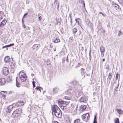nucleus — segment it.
Here are the masks:
<instances>
[{
  "mask_svg": "<svg viewBox=\"0 0 123 123\" xmlns=\"http://www.w3.org/2000/svg\"><path fill=\"white\" fill-rule=\"evenodd\" d=\"M112 77V73H110L108 75V78L110 80L109 82H110L111 79Z\"/></svg>",
  "mask_w": 123,
  "mask_h": 123,
  "instance_id": "32",
  "label": "nucleus"
},
{
  "mask_svg": "<svg viewBox=\"0 0 123 123\" xmlns=\"http://www.w3.org/2000/svg\"><path fill=\"white\" fill-rule=\"evenodd\" d=\"M86 24L88 26H89V25H90V23L89 20H87L86 22Z\"/></svg>",
  "mask_w": 123,
  "mask_h": 123,
  "instance_id": "41",
  "label": "nucleus"
},
{
  "mask_svg": "<svg viewBox=\"0 0 123 123\" xmlns=\"http://www.w3.org/2000/svg\"><path fill=\"white\" fill-rule=\"evenodd\" d=\"M52 111L53 112H52V114L60 110L59 107L56 105H54L52 106Z\"/></svg>",
  "mask_w": 123,
  "mask_h": 123,
  "instance_id": "3",
  "label": "nucleus"
},
{
  "mask_svg": "<svg viewBox=\"0 0 123 123\" xmlns=\"http://www.w3.org/2000/svg\"><path fill=\"white\" fill-rule=\"evenodd\" d=\"M14 45V44L13 43H12L9 44L8 45H7V47H11V46H13Z\"/></svg>",
  "mask_w": 123,
  "mask_h": 123,
  "instance_id": "42",
  "label": "nucleus"
},
{
  "mask_svg": "<svg viewBox=\"0 0 123 123\" xmlns=\"http://www.w3.org/2000/svg\"><path fill=\"white\" fill-rule=\"evenodd\" d=\"M23 74H19V77H21V76H23Z\"/></svg>",
  "mask_w": 123,
  "mask_h": 123,
  "instance_id": "53",
  "label": "nucleus"
},
{
  "mask_svg": "<svg viewBox=\"0 0 123 123\" xmlns=\"http://www.w3.org/2000/svg\"><path fill=\"white\" fill-rule=\"evenodd\" d=\"M70 22L71 23V24H72V16H70Z\"/></svg>",
  "mask_w": 123,
  "mask_h": 123,
  "instance_id": "47",
  "label": "nucleus"
},
{
  "mask_svg": "<svg viewBox=\"0 0 123 123\" xmlns=\"http://www.w3.org/2000/svg\"><path fill=\"white\" fill-rule=\"evenodd\" d=\"M21 74H23V75H26L25 74V73H24L23 72H22V71H21L19 73V74H21Z\"/></svg>",
  "mask_w": 123,
  "mask_h": 123,
  "instance_id": "45",
  "label": "nucleus"
},
{
  "mask_svg": "<svg viewBox=\"0 0 123 123\" xmlns=\"http://www.w3.org/2000/svg\"><path fill=\"white\" fill-rule=\"evenodd\" d=\"M119 86V83L118 82V83L116 85V87H115L114 88V93L115 92H116L117 91V89L118 87Z\"/></svg>",
  "mask_w": 123,
  "mask_h": 123,
  "instance_id": "29",
  "label": "nucleus"
},
{
  "mask_svg": "<svg viewBox=\"0 0 123 123\" xmlns=\"http://www.w3.org/2000/svg\"><path fill=\"white\" fill-rule=\"evenodd\" d=\"M66 93L67 95H69L71 94V91L69 90L66 91L65 92Z\"/></svg>",
  "mask_w": 123,
  "mask_h": 123,
  "instance_id": "31",
  "label": "nucleus"
},
{
  "mask_svg": "<svg viewBox=\"0 0 123 123\" xmlns=\"http://www.w3.org/2000/svg\"><path fill=\"white\" fill-rule=\"evenodd\" d=\"M38 46L37 44L34 45L32 46V48L33 49H35L37 50L38 49Z\"/></svg>",
  "mask_w": 123,
  "mask_h": 123,
  "instance_id": "28",
  "label": "nucleus"
},
{
  "mask_svg": "<svg viewBox=\"0 0 123 123\" xmlns=\"http://www.w3.org/2000/svg\"><path fill=\"white\" fill-rule=\"evenodd\" d=\"M28 14V13H25L24 15V16L27 15Z\"/></svg>",
  "mask_w": 123,
  "mask_h": 123,
  "instance_id": "60",
  "label": "nucleus"
},
{
  "mask_svg": "<svg viewBox=\"0 0 123 123\" xmlns=\"http://www.w3.org/2000/svg\"><path fill=\"white\" fill-rule=\"evenodd\" d=\"M6 22V20H3L0 24V29L2 27H3L4 25H5Z\"/></svg>",
  "mask_w": 123,
  "mask_h": 123,
  "instance_id": "15",
  "label": "nucleus"
},
{
  "mask_svg": "<svg viewBox=\"0 0 123 123\" xmlns=\"http://www.w3.org/2000/svg\"><path fill=\"white\" fill-rule=\"evenodd\" d=\"M69 102L63 100L59 101H58V103L59 105H60V106H65L68 105Z\"/></svg>",
  "mask_w": 123,
  "mask_h": 123,
  "instance_id": "1",
  "label": "nucleus"
},
{
  "mask_svg": "<svg viewBox=\"0 0 123 123\" xmlns=\"http://www.w3.org/2000/svg\"><path fill=\"white\" fill-rule=\"evenodd\" d=\"M4 61L5 63H8L10 62L9 57L8 56H6L4 58Z\"/></svg>",
  "mask_w": 123,
  "mask_h": 123,
  "instance_id": "14",
  "label": "nucleus"
},
{
  "mask_svg": "<svg viewBox=\"0 0 123 123\" xmlns=\"http://www.w3.org/2000/svg\"><path fill=\"white\" fill-rule=\"evenodd\" d=\"M13 106L11 105L7 107L6 110V112L7 113H9L12 110Z\"/></svg>",
  "mask_w": 123,
  "mask_h": 123,
  "instance_id": "10",
  "label": "nucleus"
},
{
  "mask_svg": "<svg viewBox=\"0 0 123 123\" xmlns=\"http://www.w3.org/2000/svg\"><path fill=\"white\" fill-rule=\"evenodd\" d=\"M77 29L76 28H74L73 30V33L74 34H75L77 32Z\"/></svg>",
  "mask_w": 123,
  "mask_h": 123,
  "instance_id": "30",
  "label": "nucleus"
},
{
  "mask_svg": "<svg viewBox=\"0 0 123 123\" xmlns=\"http://www.w3.org/2000/svg\"><path fill=\"white\" fill-rule=\"evenodd\" d=\"M100 52L101 53H104L105 51V48L102 45L101 46L100 48Z\"/></svg>",
  "mask_w": 123,
  "mask_h": 123,
  "instance_id": "19",
  "label": "nucleus"
},
{
  "mask_svg": "<svg viewBox=\"0 0 123 123\" xmlns=\"http://www.w3.org/2000/svg\"><path fill=\"white\" fill-rule=\"evenodd\" d=\"M74 123H81L80 120L79 119H77L74 120Z\"/></svg>",
  "mask_w": 123,
  "mask_h": 123,
  "instance_id": "25",
  "label": "nucleus"
},
{
  "mask_svg": "<svg viewBox=\"0 0 123 123\" xmlns=\"http://www.w3.org/2000/svg\"><path fill=\"white\" fill-rule=\"evenodd\" d=\"M115 123H119V119L118 118H117L116 119H115Z\"/></svg>",
  "mask_w": 123,
  "mask_h": 123,
  "instance_id": "38",
  "label": "nucleus"
},
{
  "mask_svg": "<svg viewBox=\"0 0 123 123\" xmlns=\"http://www.w3.org/2000/svg\"><path fill=\"white\" fill-rule=\"evenodd\" d=\"M86 108V106L85 105H81L80 106V108L82 110L81 111L85 110Z\"/></svg>",
  "mask_w": 123,
  "mask_h": 123,
  "instance_id": "20",
  "label": "nucleus"
},
{
  "mask_svg": "<svg viewBox=\"0 0 123 123\" xmlns=\"http://www.w3.org/2000/svg\"><path fill=\"white\" fill-rule=\"evenodd\" d=\"M9 63L10 67L11 68L12 70H14L15 67V63L13 62H12L11 63L10 62Z\"/></svg>",
  "mask_w": 123,
  "mask_h": 123,
  "instance_id": "9",
  "label": "nucleus"
},
{
  "mask_svg": "<svg viewBox=\"0 0 123 123\" xmlns=\"http://www.w3.org/2000/svg\"><path fill=\"white\" fill-rule=\"evenodd\" d=\"M99 13L100 14H102V15L104 16V17H105V15L103 14L101 12H99Z\"/></svg>",
  "mask_w": 123,
  "mask_h": 123,
  "instance_id": "46",
  "label": "nucleus"
},
{
  "mask_svg": "<svg viewBox=\"0 0 123 123\" xmlns=\"http://www.w3.org/2000/svg\"><path fill=\"white\" fill-rule=\"evenodd\" d=\"M5 94H6V92H5L4 91H1L0 92V94H1L2 95V96H4L5 95Z\"/></svg>",
  "mask_w": 123,
  "mask_h": 123,
  "instance_id": "39",
  "label": "nucleus"
},
{
  "mask_svg": "<svg viewBox=\"0 0 123 123\" xmlns=\"http://www.w3.org/2000/svg\"><path fill=\"white\" fill-rule=\"evenodd\" d=\"M90 117L89 114L88 113H87L83 115L82 117L83 120L86 122L88 120V118Z\"/></svg>",
  "mask_w": 123,
  "mask_h": 123,
  "instance_id": "4",
  "label": "nucleus"
},
{
  "mask_svg": "<svg viewBox=\"0 0 123 123\" xmlns=\"http://www.w3.org/2000/svg\"><path fill=\"white\" fill-rule=\"evenodd\" d=\"M22 25L23 26V27L24 28H25V25L24 23L22 24Z\"/></svg>",
  "mask_w": 123,
  "mask_h": 123,
  "instance_id": "51",
  "label": "nucleus"
},
{
  "mask_svg": "<svg viewBox=\"0 0 123 123\" xmlns=\"http://www.w3.org/2000/svg\"><path fill=\"white\" fill-rule=\"evenodd\" d=\"M32 83L33 85L35 84V81H33L32 82Z\"/></svg>",
  "mask_w": 123,
  "mask_h": 123,
  "instance_id": "59",
  "label": "nucleus"
},
{
  "mask_svg": "<svg viewBox=\"0 0 123 123\" xmlns=\"http://www.w3.org/2000/svg\"><path fill=\"white\" fill-rule=\"evenodd\" d=\"M54 123H59L58 122H57L55 121Z\"/></svg>",
  "mask_w": 123,
  "mask_h": 123,
  "instance_id": "61",
  "label": "nucleus"
},
{
  "mask_svg": "<svg viewBox=\"0 0 123 123\" xmlns=\"http://www.w3.org/2000/svg\"><path fill=\"white\" fill-rule=\"evenodd\" d=\"M84 70L85 69L83 68H81V72H82V71H84Z\"/></svg>",
  "mask_w": 123,
  "mask_h": 123,
  "instance_id": "56",
  "label": "nucleus"
},
{
  "mask_svg": "<svg viewBox=\"0 0 123 123\" xmlns=\"http://www.w3.org/2000/svg\"><path fill=\"white\" fill-rule=\"evenodd\" d=\"M7 47V45H6L5 46H4L2 47V48L3 49Z\"/></svg>",
  "mask_w": 123,
  "mask_h": 123,
  "instance_id": "57",
  "label": "nucleus"
},
{
  "mask_svg": "<svg viewBox=\"0 0 123 123\" xmlns=\"http://www.w3.org/2000/svg\"><path fill=\"white\" fill-rule=\"evenodd\" d=\"M56 117L58 118H61L62 116V113L60 110L54 113Z\"/></svg>",
  "mask_w": 123,
  "mask_h": 123,
  "instance_id": "8",
  "label": "nucleus"
},
{
  "mask_svg": "<svg viewBox=\"0 0 123 123\" xmlns=\"http://www.w3.org/2000/svg\"><path fill=\"white\" fill-rule=\"evenodd\" d=\"M12 77L11 76H8L7 78V81L8 82H11L12 81Z\"/></svg>",
  "mask_w": 123,
  "mask_h": 123,
  "instance_id": "18",
  "label": "nucleus"
},
{
  "mask_svg": "<svg viewBox=\"0 0 123 123\" xmlns=\"http://www.w3.org/2000/svg\"><path fill=\"white\" fill-rule=\"evenodd\" d=\"M22 24L24 23V21L23 20V18H22Z\"/></svg>",
  "mask_w": 123,
  "mask_h": 123,
  "instance_id": "55",
  "label": "nucleus"
},
{
  "mask_svg": "<svg viewBox=\"0 0 123 123\" xmlns=\"http://www.w3.org/2000/svg\"><path fill=\"white\" fill-rule=\"evenodd\" d=\"M104 53H101V56L102 57H103L104 56Z\"/></svg>",
  "mask_w": 123,
  "mask_h": 123,
  "instance_id": "58",
  "label": "nucleus"
},
{
  "mask_svg": "<svg viewBox=\"0 0 123 123\" xmlns=\"http://www.w3.org/2000/svg\"><path fill=\"white\" fill-rule=\"evenodd\" d=\"M3 74L5 75H7L8 73L9 70L7 68L5 67L3 68L2 70Z\"/></svg>",
  "mask_w": 123,
  "mask_h": 123,
  "instance_id": "6",
  "label": "nucleus"
},
{
  "mask_svg": "<svg viewBox=\"0 0 123 123\" xmlns=\"http://www.w3.org/2000/svg\"><path fill=\"white\" fill-rule=\"evenodd\" d=\"M81 65V64L80 63H79L78 64V65L77 66H76L77 67H79Z\"/></svg>",
  "mask_w": 123,
  "mask_h": 123,
  "instance_id": "50",
  "label": "nucleus"
},
{
  "mask_svg": "<svg viewBox=\"0 0 123 123\" xmlns=\"http://www.w3.org/2000/svg\"><path fill=\"white\" fill-rule=\"evenodd\" d=\"M64 98L66 99H67L68 100H69L70 99V98L68 97H67V96H65L64 97Z\"/></svg>",
  "mask_w": 123,
  "mask_h": 123,
  "instance_id": "43",
  "label": "nucleus"
},
{
  "mask_svg": "<svg viewBox=\"0 0 123 123\" xmlns=\"http://www.w3.org/2000/svg\"><path fill=\"white\" fill-rule=\"evenodd\" d=\"M77 93H78V94H75L76 95V96L77 97H78V98L79 97L82 95L81 93V92H78Z\"/></svg>",
  "mask_w": 123,
  "mask_h": 123,
  "instance_id": "34",
  "label": "nucleus"
},
{
  "mask_svg": "<svg viewBox=\"0 0 123 123\" xmlns=\"http://www.w3.org/2000/svg\"><path fill=\"white\" fill-rule=\"evenodd\" d=\"M22 112V111L21 109L18 108L14 111L13 112L12 114L14 116L15 115V116H18L19 115H20Z\"/></svg>",
  "mask_w": 123,
  "mask_h": 123,
  "instance_id": "2",
  "label": "nucleus"
},
{
  "mask_svg": "<svg viewBox=\"0 0 123 123\" xmlns=\"http://www.w3.org/2000/svg\"><path fill=\"white\" fill-rule=\"evenodd\" d=\"M61 108L64 111L68 112L69 111V110L68 107L67 108V107L63 106H62Z\"/></svg>",
  "mask_w": 123,
  "mask_h": 123,
  "instance_id": "11",
  "label": "nucleus"
},
{
  "mask_svg": "<svg viewBox=\"0 0 123 123\" xmlns=\"http://www.w3.org/2000/svg\"><path fill=\"white\" fill-rule=\"evenodd\" d=\"M5 82V79L3 78H0V85H4Z\"/></svg>",
  "mask_w": 123,
  "mask_h": 123,
  "instance_id": "13",
  "label": "nucleus"
},
{
  "mask_svg": "<svg viewBox=\"0 0 123 123\" xmlns=\"http://www.w3.org/2000/svg\"><path fill=\"white\" fill-rule=\"evenodd\" d=\"M105 59H102V61L103 62H104L105 61Z\"/></svg>",
  "mask_w": 123,
  "mask_h": 123,
  "instance_id": "62",
  "label": "nucleus"
},
{
  "mask_svg": "<svg viewBox=\"0 0 123 123\" xmlns=\"http://www.w3.org/2000/svg\"><path fill=\"white\" fill-rule=\"evenodd\" d=\"M33 85V87H35V84H34V85Z\"/></svg>",
  "mask_w": 123,
  "mask_h": 123,
  "instance_id": "64",
  "label": "nucleus"
},
{
  "mask_svg": "<svg viewBox=\"0 0 123 123\" xmlns=\"http://www.w3.org/2000/svg\"><path fill=\"white\" fill-rule=\"evenodd\" d=\"M119 76V79L118 80V82L119 83V80H120V75L119 74H118V73H117L116 74V80H117L118 79V77Z\"/></svg>",
  "mask_w": 123,
  "mask_h": 123,
  "instance_id": "23",
  "label": "nucleus"
},
{
  "mask_svg": "<svg viewBox=\"0 0 123 123\" xmlns=\"http://www.w3.org/2000/svg\"><path fill=\"white\" fill-rule=\"evenodd\" d=\"M81 75L82 76V79L85 77V74L84 73V72H81Z\"/></svg>",
  "mask_w": 123,
  "mask_h": 123,
  "instance_id": "35",
  "label": "nucleus"
},
{
  "mask_svg": "<svg viewBox=\"0 0 123 123\" xmlns=\"http://www.w3.org/2000/svg\"><path fill=\"white\" fill-rule=\"evenodd\" d=\"M113 6L114 7V8L116 10H118L120 9V10H121V9L120 7L117 4H115L113 5Z\"/></svg>",
  "mask_w": 123,
  "mask_h": 123,
  "instance_id": "16",
  "label": "nucleus"
},
{
  "mask_svg": "<svg viewBox=\"0 0 123 123\" xmlns=\"http://www.w3.org/2000/svg\"><path fill=\"white\" fill-rule=\"evenodd\" d=\"M120 3H121L123 2V0H118Z\"/></svg>",
  "mask_w": 123,
  "mask_h": 123,
  "instance_id": "49",
  "label": "nucleus"
},
{
  "mask_svg": "<svg viewBox=\"0 0 123 123\" xmlns=\"http://www.w3.org/2000/svg\"><path fill=\"white\" fill-rule=\"evenodd\" d=\"M66 61L67 62H68V55L67 56L66 59Z\"/></svg>",
  "mask_w": 123,
  "mask_h": 123,
  "instance_id": "52",
  "label": "nucleus"
},
{
  "mask_svg": "<svg viewBox=\"0 0 123 123\" xmlns=\"http://www.w3.org/2000/svg\"><path fill=\"white\" fill-rule=\"evenodd\" d=\"M73 39V38L72 37H70V38H69V39L70 40V41L71 42H72V39Z\"/></svg>",
  "mask_w": 123,
  "mask_h": 123,
  "instance_id": "48",
  "label": "nucleus"
},
{
  "mask_svg": "<svg viewBox=\"0 0 123 123\" xmlns=\"http://www.w3.org/2000/svg\"><path fill=\"white\" fill-rule=\"evenodd\" d=\"M95 115L94 116V119L93 122L92 123H97V121L96 120H95Z\"/></svg>",
  "mask_w": 123,
  "mask_h": 123,
  "instance_id": "44",
  "label": "nucleus"
},
{
  "mask_svg": "<svg viewBox=\"0 0 123 123\" xmlns=\"http://www.w3.org/2000/svg\"><path fill=\"white\" fill-rule=\"evenodd\" d=\"M19 78L22 82L25 81L26 79V75H24L23 76H21Z\"/></svg>",
  "mask_w": 123,
  "mask_h": 123,
  "instance_id": "12",
  "label": "nucleus"
},
{
  "mask_svg": "<svg viewBox=\"0 0 123 123\" xmlns=\"http://www.w3.org/2000/svg\"><path fill=\"white\" fill-rule=\"evenodd\" d=\"M38 16V21H41V19L42 18V17L41 16H40V14L39 13L37 15Z\"/></svg>",
  "mask_w": 123,
  "mask_h": 123,
  "instance_id": "40",
  "label": "nucleus"
},
{
  "mask_svg": "<svg viewBox=\"0 0 123 123\" xmlns=\"http://www.w3.org/2000/svg\"><path fill=\"white\" fill-rule=\"evenodd\" d=\"M89 59L90 60L91 58V48H90V50L89 53Z\"/></svg>",
  "mask_w": 123,
  "mask_h": 123,
  "instance_id": "37",
  "label": "nucleus"
},
{
  "mask_svg": "<svg viewBox=\"0 0 123 123\" xmlns=\"http://www.w3.org/2000/svg\"><path fill=\"white\" fill-rule=\"evenodd\" d=\"M36 89H37V90H39L40 92H41V89H42L43 90V88L42 87H40V86H37L36 88Z\"/></svg>",
  "mask_w": 123,
  "mask_h": 123,
  "instance_id": "33",
  "label": "nucleus"
},
{
  "mask_svg": "<svg viewBox=\"0 0 123 123\" xmlns=\"http://www.w3.org/2000/svg\"><path fill=\"white\" fill-rule=\"evenodd\" d=\"M118 113L119 114H123V111H122L120 109H117V110Z\"/></svg>",
  "mask_w": 123,
  "mask_h": 123,
  "instance_id": "27",
  "label": "nucleus"
},
{
  "mask_svg": "<svg viewBox=\"0 0 123 123\" xmlns=\"http://www.w3.org/2000/svg\"><path fill=\"white\" fill-rule=\"evenodd\" d=\"M16 86L18 87H20V84L19 82H18L17 81V78H16Z\"/></svg>",
  "mask_w": 123,
  "mask_h": 123,
  "instance_id": "26",
  "label": "nucleus"
},
{
  "mask_svg": "<svg viewBox=\"0 0 123 123\" xmlns=\"http://www.w3.org/2000/svg\"><path fill=\"white\" fill-rule=\"evenodd\" d=\"M59 89L57 87L54 88L53 89V92L54 93H56L58 92Z\"/></svg>",
  "mask_w": 123,
  "mask_h": 123,
  "instance_id": "17",
  "label": "nucleus"
},
{
  "mask_svg": "<svg viewBox=\"0 0 123 123\" xmlns=\"http://www.w3.org/2000/svg\"><path fill=\"white\" fill-rule=\"evenodd\" d=\"M79 2L81 4H82V7H85V4L84 0H79Z\"/></svg>",
  "mask_w": 123,
  "mask_h": 123,
  "instance_id": "21",
  "label": "nucleus"
},
{
  "mask_svg": "<svg viewBox=\"0 0 123 123\" xmlns=\"http://www.w3.org/2000/svg\"><path fill=\"white\" fill-rule=\"evenodd\" d=\"M34 74H33L32 73L31 74V75L32 76H34Z\"/></svg>",
  "mask_w": 123,
  "mask_h": 123,
  "instance_id": "63",
  "label": "nucleus"
},
{
  "mask_svg": "<svg viewBox=\"0 0 123 123\" xmlns=\"http://www.w3.org/2000/svg\"><path fill=\"white\" fill-rule=\"evenodd\" d=\"M60 40L59 38H56L54 40L53 42L54 43H56L60 42Z\"/></svg>",
  "mask_w": 123,
  "mask_h": 123,
  "instance_id": "22",
  "label": "nucleus"
},
{
  "mask_svg": "<svg viewBox=\"0 0 123 123\" xmlns=\"http://www.w3.org/2000/svg\"><path fill=\"white\" fill-rule=\"evenodd\" d=\"M3 12L2 11H0V20L2 19V15L3 14Z\"/></svg>",
  "mask_w": 123,
  "mask_h": 123,
  "instance_id": "36",
  "label": "nucleus"
},
{
  "mask_svg": "<svg viewBox=\"0 0 123 123\" xmlns=\"http://www.w3.org/2000/svg\"><path fill=\"white\" fill-rule=\"evenodd\" d=\"M122 33L120 31H119L118 34L119 35H120Z\"/></svg>",
  "mask_w": 123,
  "mask_h": 123,
  "instance_id": "54",
  "label": "nucleus"
},
{
  "mask_svg": "<svg viewBox=\"0 0 123 123\" xmlns=\"http://www.w3.org/2000/svg\"><path fill=\"white\" fill-rule=\"evenodd\" d=\"M87 98L85 96H82L80 98L79 101L80 102L86 103L87 100Z\"/></svg>",
  "mask_w": 123,
  "mask_h": 123,
  "instance_id": "7",
  "label": "nucleus"
},
{
  "mask_svg": "<svg viewBox=\"0 0 123 123\" xmlns=\"http://www.w3.org/2000/svg\"><path fill=\"white\" fill-rule=\"evenodd\" d=\"M24 104V102L23 101H18L15 104L16 107H20L22 106Z\"/></svg>",
  "mask_w": 123,
  "mask_h": 123,
  "instance_id": "5",
  "label": "nucleus"
},
{
  "mask_svg": "<svg viewBox=\"0 0 123 123\" xmlns=\"http://www.w3.org/2000/svg\"><path fill=\"white\" fill-rule=\"evenodd\" d=\"M80 20V19L79 18H77L75 19V20L76 21V23H78V24L80 25V26L81 27V28L82 29H83L82 28L81 25H79V21H77V20Z\"/></svg>",
  "mask_w": 123,
  "mask_h": 123,
  "instance_id": "24",
  "label": "nucleus"
}]
</instances>
